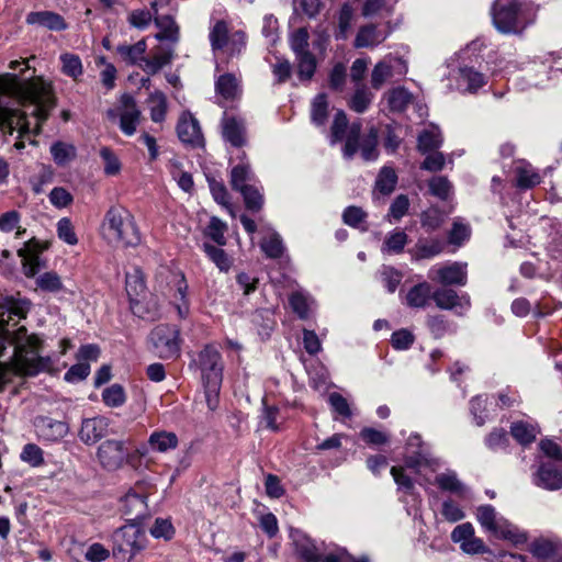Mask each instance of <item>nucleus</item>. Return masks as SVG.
Listing matches in <instances>:
<instances>
[{
	"mask_svg": "<svg viewBox=\"0 0 562 562\" xmlns=\"http://www.w3.org/2000/svg\"><path fill=\"white\" fill-rule=\"evenodd\" d=\"M0 94L15 98L24 110L0 106V128L10 135H38L57 100L50 83L42 78L23 80L18 75L0 76Z\"/></svg>",
	"mask_w": 562,
	"mask_h": 562,
	"instance_id": "f257e3e1",
	"label": "nucleus"
},
{
	"mask_svg": "<svg viewBox=\"0 0 562 562\" xmlns=\"http://www.w3.org/2000/svg\"><path fill=\"white\" fill-rule=\"evenodd\" d=\"M101 229L109 241L121 243L124 247H136L140 244V233L134 217L123 206L113 205L105 212Z\"/></svg>",
	"mask_w": 562,
	"mask_h": 562,
	"instance_id": "f03ea898",
	"label": "nucleus"
},
{
	"mask_svg": "<svg viewBox=\"0 0 562 562\" xmlns=\"http://www.w3.org/2000/svg\"><path fill=\"white\" fill-rule=\"evenodd\" d=\"M491 15L495 29L503 34L521 33L532 23L530 9L520 0H495Z\"/></svg>",
	"mask_w": 562,
	"mask_h": 562,
	"instance_id": "7ed1b4c3",
	"label": "nucleus"
},
{
	"mask_svg": "<svg viewBox=\"0 0 562 562\" xmlns=\"http://www.w3.org/2000/svg\"><path fill=\"white\" fill-rule=\"evenodd\" d=\"M476 519L481 527L497 539L506 540L518 547L527 542L528 537L517 526L503 516H498L494 506L486 504L476 509Z\"/></svg>",
	"mask_w": 562,
	"mask_h": 562,
	"instance_id": "20e7f679",
	"label": "nucleus"
},
{
	"mask_svg": "<svg viewBox=\"0 0 562 562\" xmlns=\"http://www.w3.org/2000/svg\"><path fill=\"white\" fill-rule=\"evenodd\" d=\"M112 553L117 562H130L146 548V533L139 524L127 522L112 535Z\"/></svg>",
	"mask_w": 562,
	"mask_h": 562,
	"instance_id": "39448f33",
	"label": "nucleus"
},
{
	"mask_svg": "<svg viewBox=\"0 0 562 562\" xmlns=\"http://www.w3.org/2000/svg\"><path fill=\"white\" fill-rule=\"evenodd\" d=\"M182 339L177 325L159 324L148 335L149 350L164 360L180 356Z\"/></svg>",
	"mask_w": 562,
	"mask_h": 562,
	"instance_id": "423d86ee",
	"label": "nucleus"
},
{
	"mask_svg": "<svg viewBox=\"0 0 562 562\" xmlns=\"http://www.w3.org/2000/svg\"><path fill=\"white\" fill-rule=\"evenodd\" d=\"M193 363L201 371V378L204 386L210 391L217 392L223 381L224 364L222 355L216 346L205 345L199 352Z\"/></svg>",
	"mask_w": 562,
	"mask_h": 562,
	"instance_id": "0eeeda50",
	"label": "nucleus"
},
{
	"mask_svg": "<svg viewBox=\"0 0 562 562\" xmlns=\"http://www.w3.org/2000/svg\"><path fill=\"white\" fill-rule=\"evenodd\" d=\"M128 456L130 449L124 440H104L97 451L98 461L108 471L120 469L126 462Z\"/></svg>",
	"mask_w": 562,
	"mask_h": 562,
	"instance_id": "6e6552de",
	"label": "nucleus"
},
{
	"mask_svg": "<svg viewBox=\"0 0 562 562\" xmlns=\"http://www.w3.org/2000/svg\"><path fill=\"white\" fill-rule=\"evenodd\" d=\"M14 370L23 376H35L41 372H49L54 362L50 357L36 356L24 348H18L13 359Z\"/></svg>",
	"mask_w": 562,
	"mask_h": 562,
	"instance_id": "1a4fd4ad",
	"label": "nucleus"
},
{
	"mask_svg": "<svg viewBox=\"0 0 562 562\" xmlns=\"http://www.w3.org/2000/svg\"><path fill=\"white\" fill-rule=\"evenodd\" d=\"M432 301L438 308L454 311L459 316H462L471 307V299L468 293L459 294L456 290L445 285L434 290Z\"/></svg>",
	"mask_w": 562,
	"mask_h": 562,
	"instance_id": "9d476101",
	"label": "nucleus"
},
{
	"mask_svg": "<svg viewBox=\"0 0 562 562\" xmlns=\"http://www.w3.org/2000/svg\"><path fill=\"white\" fill-rule=\"evenodd\" d=\"M429 278L445 286H464L468 283L467 263L454 261L429 270Z\"/></svg>",
	"mask_w": 562,
	"mask_h": 562,
	"instance_id": "9b49d317",
	"label": "nucleus"
},
{
	"mask_svg": "<svg viewBox=\"0 0 562 562\" xmlns=\"http://www.w3.org/2000/svg\"><path fill=\"white\" fill-rule=\"evenodd\" d=\"M120 130L126 136H132L137 130L142 112L135 98L130 93H123L120 99Z\"/></svg>",
	"mask_w": 562,
	"mask_h": 562,
	"instance_id": "f8f14e48",
	"label": "nucleus"
},
{
	"mask_svg": "<svg viewBox=\"0 0 562 562\" xmlns=\"http://www.w3.org/2000/svg\"><path fill=\"white\" fill-rule=\"evenodd\" d=\"M34 427L37 437L48 442H57L69 432V426L66 422L57 420L49 416L35 417Z\"/></svg>",
	"mask_w": 562,
	"mask_h": 562,
	"instance_id": "ddd939ff",
	"label": "nucleus"
},
{
	"mask_svg": "<svg viewBox=\"0 0 562 562\" xmlns=\"http://www.w3.org/2000/svg\"><path fill=\"white\" fill-rule=\"evenodd\" d=\"M407 454L404 458L408 469L418 471L423 465H430L431 458L427 445L418 434H412L406 442Z\"/></svg>",
	"mask_w": 562,
	"mask_h": 562,
	"instance_id": "4468645a",
	"label": "nucleus"
},
{
	"mask_svg": "<svg viewBox=\"0 0 562 562\" xmlns=\"http://www.w3.org/2000/svg\"><path fill=\"white\" fill-rule=\"evenodd\" d=\"M221 126L222 137L231 147H245L247 145V131L243 119L229 116L225 112Z\"/></svg>",
	"mask_w": 562,
	"mask_h": 562,
	"instance_id": "2eb2a0df",
	"label": "nucleus"
},
{
	"mask_svg": "<svg viewBox=\"0 0 562 562\" xmlns=\"http://www.w3.org/2000/svg\"><path fill=\"white\" fill-rule=\"evenodd\" d=\"M121 513L126 522L140 525V521L148 516L146 496L128 492L121 499Z\"/></svg>",
	"mask_w": 562,
	"mask_h": 562,
	"instance_id": "dca6fc26",
	"label": "nucleus"
},
{
	"mask_svg": "<svg viewBox=\"0 0 562 562\" xmlns=\"http://www.w3.org/2000/svg\"><path fill=\"white\" fill-rule=\"evenodd\" d=\"M179 139L193 148L204 145V137L199 121L190 113L182 114L177 124Z\"/></svg>",
	"mask_w": 562,
	"mask_h": 562,
	"instance_id": "f3484780",
	"label": "nucleus"
},
{
	"mask_svg": "<svg viewBox=\"0 0 562 562\" xmlns=\"http://www.w3.org/2000/svg\"><path fill=\"white\" fill-rule=\"evenodd\" d=\"M109 426L110 420L103 416L83 418L78 437L85 445H94L108 434Z\"/></svg>",
	"mask_w": 562,
	"mask_h": 562,
	"instance_id": "a211bd4d",
	"label": "nucleus"
},
{
	"mask_svg": "<svg viewBox=\"0 0 562 562\" xmlns=\"http://www.w3.org/2000/svg\"><path fill=\"white\" fill-rule=\"evenodd\" d=\"M31 307L32 302L29 299L7 295L0 302V322L4 315H8L9 319H24Z\"/></svg>",
	"mask_w": 562,
	"mask_h": 562,
	"instance_id": "6ab92c4d",
	"label": "nucleus"
},
{
	"mask_svg": "<svg viewBox=\"0 0 562 562\" xmlns=\"http://www.w3.org/2000/svg\"><path fill=\"white\" fill-rule=\"evenodd\" d=\"M146 285L143 277L138 271L133 274H126V293L130 299V305L133 314L145 317L143 305L138 297L145 292Z\"/></svg>",
	"mask_w": 562,
	"mask_h": 562,
	"instance_id": "aec40b11",
	"label": "nucleus"
},
{
	"mask_svg": "<svg viewBox=\"0 0 562 562\" xmlns=\"http://www.w3.org/2000/svg\"><path fill=\"white\" fill-rule=\"evenodd\" d=\"M533 482L537 486L550 491L562 488V472L552 463H542L535 474Z\"/></svg>",
	"mask_w": 562,
	"mask_h": 562,
	"instance_id": "412c9836",
	"label": "nucleus"
},
{
	"mask_svg": "<svg viewBox=\"0 0 562 562\" xmlns=\"http://www.w3.org/2000/svg\"><path fill=\"white\" fill-rule=\"evenodd\" d=\"M26 23L41 25L50 31H64L68 27L65 19L53 11H33L26 15Z\"/></svg>",
	"mask_w": 562,
	"mask_h": 562,
	"instance_id": "4be33fe9",
	"label": "nucleus"
},
{
	"mask_svg": "<svg viewBox=\"0 0 562 562\" xmlns=\"http://www.w3.org/2000/svg\"><path fill=\"white\" fill-rule=\"evenodd\" d=\"M154 23L159 29V32L155 35L156 40L159 42L167 41L172 45L179 42L180 29L171 15H156L154 18Z\"/></svg>",
	"mask_w": 562,
	"mask_h": 562,
	"instance_id": "5701e85b",
	"label": "nucleus"
},
{
	"mask_svg": "<svg viewBox=\"0 0 562 562\" xmlns=\"http://www.w3.org/2000/svg\"><path fill=\"white\" fill-rule=\"evenodd\" d=\"M432 288L430 283L424 281L415 284L406 294V304L414 308H425L432 300Z\"/></svg>",
	"mask_w": 562,
	"mask_h": 562,
	"instance_id": "b1692460",
	"label": "nucleus"
},
{
	"mask_svg": "<svg viewBox=\"0 0 562 562\" xmlns=\"http://www.w3.org/2000/svg\"><path fill=\"white\" fill-rule=\"evenodd\" d=\"M386 36V34H382L378 31L374 24H367L359 29L355 40V46L358 48L374 47L381 44Z\"/></svg>",
	"mask_w": 562,
	"mask_h": 562,
	"instance_id": "393cba45",
	"label": "nucleus"
},
{
	"mask_svg": "<svg viewBox=\"0 0 562 562\" xmlns=\"http://www.w3.org/2000/svg\"><path fill=\"white\" fill-rule=\"evenodd\" d=\"M178 442L177 435L166 430L154 431L148 438L150 449L157 452H167L176 449Z\"/></svg>",
	"mask_w": 562,
	"mask_h": 562,
	"instance_id": "a878e982",
	"label": "nucleus"
},
{
	"mask_svg": "<svg viewBox=\"0 0 562 562\" xmlns=\"http://www.w3.org/2000/svg\"><path fill=\"white\" fill-rule=\"evenodd\" d=\"M255 175L249 164H235L231 170L229 183L235 191H240L244 187L250 186Z\"/></svg>",
	"mask_w": 562,
	"mask_h": 562,
	"instance_id": "bb28decb",
	"label": "nucleus"
},
{
	"mask_svg": "<svg viewBox=\"0 0 562 562\" xmlns=\"http://www.w3.org/2000/svg\"><path fill=\"white\" fill-rule=\"evenodd\" d=\"M385 97L392 112H404L413 99L412 93L404 87L391 89Z\"/></svg>",
	"mask_w": 562,
	"mask_h": 562,
	"instance_id": "cd10ccee",
	"label": "nucleus"
},
{
	"mask_svg": "<svg viewBox=\"0 0 562 562\" xmlns=\"http://www.w3.org/2000/svg\"><path fill=\"white\" fill-rule=\"evenodd\" d=\"M442 145V136L439 130H424L417 138V149L422 154L437 150Z\"/></svg>",
	"mask_w": 562,
	"mask_h": 562,
	"instance_id": "c85d7f7f",
	"label": "nucleus"
},
{
	"mask_svg": "<svg viewBox=\"0 0 562 562\" xmlns=\"http://www.w3.org/2000/svg\"><path fill=\"white\" fill-rule=\"evenodd\" d=\"M397 175L392 167L384 166L375 179V190L383 195H390L397 184Z\"/></svg>",
	"mask_w": 562,
	"mask_h": 562,
	"instance_id": "c756f323",
	"label": "nucleus"
},
{
	"mask_svg": "<svg viewBox=\"0 0 562 562\" xmlns=\"http://www.w3.org/2000/svg\"><path fill=\"white\" fill-rule=\"evenodd\" d=\"M295 551L305 562H321L319 554L314 541L307 536H300L294 539Z\"/></svg>",
	"mask_w": 562,
	"mask_h": 562,
	"instance_id": "7c9ffc66",
	"label": "nucleus"
},
{
	"mask_svg": "<svg viewBox=\"0 0 562 562\" xmlns=\"http://www.w3.org/2000/svg\"><path fill=\"white\" fill-rule=\"evenodd\" d=\"M328 101L325 93H318L312 101L311 121L316 126H324L328 119Z\"/></svg>",
	"mask_w": 562,
	"mask_h": 562,
	"instance_id": "2f4dec72",
	"label": "nucleus"
},
{
	"mask_svg": "<svg viewBox=\"0 0 562 562\" xmlns=\"http://www.w3.org/2000/svg\"><path fill=\"white\" fill-rule=\"evenodd\" d=\"M215 91L225 100H234L238 93V82L233 74L221 75L215 81Z\"/></svg>",
	"mask_w": 562,
	"mask_h": 562,
	"instance_id": "473e14b6",
	"label": "nucleus"
},
{
	"mask_svg": "<svg viewBox=\"0 0 562 562\" xmlns=\"http://www.w3.org/2000/svg\"><path fill=\"white\" fill-rule=\"evenodd\" d=\"M445 243L438 238L426 240L419 239L415 245L416 259H429L442 252Z\"/></svg>",
	"mask_w": 562,
	"mask_h": 562,
	"instance_id": "72a5a7b5",
	"label": "nucleus"
},
{
	"mask_svg": "<svg viewBox=\"0 0 562 562\" xmlns=\"http://www.w3.org/2000/svg\"><path fill=\"white\" fill-rule=\"evenodd\" d=\"M202 248L206 256L210 258V260L214 262L215 266L220 269V271H229L233 265V260L229 258V256L223 248L216 247L209 243H204Z\"/></svg>",
	"mask_w": 562,
	"mask_h": 562,
	"instance_id": "f704fd0d",
	"label": "nucleus"
},
{
	"mask_svg": "<svg viewBox=\"0 0 562 562\" xmlns=\"http://www.w3.org/2000/svg\"><path fill=\"white\" fill-rule=\"evenodd\" d=\"M373 100V93L364 86H357L349 101V108L356 113H364Z\"/></svg>",
	"mask_w": 562,
	"mask_h": 562,
	"instance_id": "c9c22d12",
	"label": "nucleus"
},
{
	"mask_svg": "<svg viewBox=\"0 0 562 562\" xmlns=\"http://www.w3.org/2000/svg\"><path fill=\"white\" fill-rule=\"evenodd\" d=\"M407 241L408 236L404 231L394 229L385 237L382 244V252L401 254L403 252Z\"/></svg>",
	"mask_w": 562,
	"mask_h": 562,
	"instance_id": "e433bc0d",
	"label": "nucleus"
},
{
	"mask_svg": "<svg viewBox=\"0 0 562 562\" xmlns=\"http://www.w3.org/2000/svg\"><path fill=\"white\" fill-rule=\"evenodd\" d=\"M260 248L263 254L271 259L280 258L284 252V245L281 236L272 231L267 237L260 243Z\"/></svg>",
	"mask_w": 562,
	"mask_h": 562,
	"instance_id": "4c0bfd02",
	"label": "nucleus"
},
{
	"mask_svg": "<svg viewBox=\"0 0 562 562\" xmlns=\"http://www.w3.org/2000/svg\"><path fill=\"white\" fill-rule=\"evenodd\" d=\"M238 192L243 195L245 207L248 211H250L251 213H257L261 211L265 203V199L259 188H257L254 184H250L248 187H244V189H241Z\"/></svg>",
	"mask_w": 562,
	"mask_h": 562,
	"instance_id": "58836bf2",
	"label": "nucleus"
},
{
	"mask_svg": "<svg viewBox=\"0 0 562 562\" xmlns=\"http://www.w3.org/2000/svg\"><path fill=\"white\" fill-rule=\"evenodd\" d=\"M50 155L58 166H65L76 158V147L65 142H55L50 146Z\"/></svg>",
	"mask_w": 562,
	"mask_h": 562,
	"instance_id": "ea45409f",
	"label": "nucleus"
},
{
	"mask_svg": "<svg viewBox=\"0 0 562 562\" xmlns=\"http://www.w3.org/2000/svg\"><path fill=\"white\" fill-rule=\"evenodd\" d=\"M150 106V119L155 123H161L166 119L167 113V98L162 91H155L148 98Z\"/></svg>",
	"mask_w": 562,
	"mask_h": 562,
	"instance_id": "a19ab883",
	"label": "nucleus"
},
{
	"mask_svg": "<svg viewBox=\"0 0 562 562\" xmlns=\"http://www.w3.org/2000/svg\"><path fill=\"white\" fill-rule=\"evenodd\" d=\"M559 546L548 539H537L530 544V552L540 560L551 559L558 555Z\"/></svg>",
	"mask_w": 562,
	"mask_h": 562,
	"instance_id": "79ce46f5",
	"label": "nucleus"
},
{
	"mask_svg": "<svg viewBox=\"0 0 562 562\" xmlns=\"http://www.w3.org/2000/svg\"><path fill=\"white\" fill-rule=\"evenodd\" d=\"M460 77L467 82V90L470 93H475L480 88L486 85L485 75L476 71L472 67L460 68Z\"/></svg>",
	"mask_w": 562,
	"mask_h": 562,
	"instance_id": "37998d69",
	"label": "nucleus"
},
{
	"mask_svg": "<svg viewBox=\"0 0 562 562\" xmlns=\"http://www.w3.org/2000/svg\"><path fill=\"white\" fill-rule=\"evenodd\" d=\"M378 146V131L374 127H371L362 139L360 149L361 157L366 161H373L378 158L379 151L376 149Z\"/></svg>",
	"mask_w": 562,
	"mask_h": 562,
	"instance_id": "c03bdc74",
	"label": "nucleus"
},
{
	"mask_svg": "<svg viewBox=\"0 0 562 562\" xmlns=\"http://www.w3.org/2000/svg\"><path fill=\"white\" fill-rule=\"evenodd\" d=\"M209 37L214 52L223 49L229 37L227 23L223 20L217 21L210 31Z\"/></svg>",
	"mask_w": 562,
	"mask_h": 562,
	"instance_id": "a18cd8bd",
	"label": "nucleus"
},
{
	"mask_svg": "<svg viewBox=\"0 0 562 562\" xmlns=\"http://www.w3.org/2000/svg\"><path fill=\"white\" fill-rule=\"evenodd\" d=\"M102 401L108 407H121L126 401L124 387L117 383L105 387L102 392Z\"/></svg>",
	"mask_w": 562,
	"mask_h": 562,
	"instance_id": "49530a36",
	"label": "nucleus"
},
{
	"mask_svg": "<svg viewBox=\"0 0 562 562\" xmlns=\"http://www.w3.org/2000/svg\"><path fill=\"white\" fill-rule=\"evenodd\" d=\"M427 327L434 338L440 339L445 335L454 331L452 325L443 315H431L427 317Z\"/></svg>",
	"mask_w": 562,
	"mask_h": 562,
	"instance_id": "de8ad7c7",
	"label": "nucleus"
},
{
	"mask_svg": "<svg viewBox=\"0 0 562 562\" xmlns=\"http://www.w3.org/2000/svg\"><path fill=\"white\" fill-rule=\"evenodd\" d=\"M35 283L44 292L57 293L63 290L64 285L59 276L54 271L40 274Z\"/></svg>",
	"mask_w": 562,
	"mask_h": 562,
	"instance_id": "09e8293b",
	"label": "nucleus"
},
{
	"mask_svg": "<svg viewBox=\"0 0 562 562\" xmlns=\"http://www.w3.org/2000/svg\"><path fill=\"white\" fill-rule=\"evenodd\" d=\"M510 434L522 446H527L536 439L535 427L524 422L514 423L510 427Z\"/></svg>",
	"mask_w": 562,
	"mask_h": 562,
	"instance_id": "8fccbe9b",
	"label": "nucleus"
},
{
	"mask_svg": "<svg viewBox=\"0 0 562 562\" xmlns=\"http://www.w3.org/2000/svg\"><path fill=\"white\" fill-rule=\"evenodd\" d=\"M297 59V75L301 80H310L316 70V58L310 52L296 56Z\"/></svg>",
	"mask_w": 562,
	"mask_h": 562,
	"instance_id": "3c124183",
	"label": "nucleus"
},
{
	"mask_svg": "<svg viewBox=\"0 0 562 562\" xmlns=\"http://www.w3.org/2000/svg\"><path fill=\"white\" fill-rule=\"evenodd\" d=\"M435 481L438 487L442 491L457 494H462L464 492V485L459 481L454 472L438 474Z\"/></svg>",
	"mask_w": 562,
	"mask_h": 562,
	"instance_id": "603ef678",
	"label": "nucleus"
},
{
	"mask_svg": "<svg viewBox=\"0 0 562 562\" xmlns=\"http://www.w3.org/2000/svg\"><path fill=\"white\" fill-rule=\"evenodd\" d=\"M173 49L169 48L151 58H144V70L150 75L157 74L162 67L171 63Z\"/></svg>",
	"mask_w": 562,
	"mask_h": 562,
	"instance_id": "864d4df0",
	"label": "nucleus"
},
{
	"mask_svg": "<svg viewBox=\"0 0 562 562\" xmlns=\"http://www.w3.org/2000/svg\"><path fill=\"white\" fill-rule=\"evenodd\" d=\"M393 76V67L386 61H379L371 72V86L373 89L379 90L384 82Z\"/></svg>",
	"mask_w": 562,
	"mask_h": 562,
	"instance_id": "5fc2aeb1",
	"label": "nucleus"
},
{
	"mask_svg": "<svg viewBox=\"0 0 562 562\" xmlns=\"http://www.w3.org/2000/svg\"><path fill=\"white\" fill-rule=\"evenodd\" d=\"M353 9L349 3H344L338 16V31L335 34L336 40H345L351 26Z\"/></svg>",
	"mask_w": 562,
	"mask_h": 562,
	"instance_id": "6e6d98bb",
	"label": "nucleus"
},
{
	"mask_svg": "<svg viewBox=\"0 0 562 562\" xmlns=\"http://www.w3.org/2000/svg\"><path fill=\"white\" fill-rule=\"evenodd\" d=\"M348 128V119L342 110H338L335 114L331 127H330V138L331 144L340 142L344 139L346 132Z\"/></svg>",
	"mask_w": 562,
	"mask_h": 562,
	"instance_id": "4d7b16f0",
	"label": "nucleus"
},
{
	"mask_svg": "<svg viewBox=\"0 0 562 562\" xmlns=\"http://www.w3.org/2000/svg\"><path fill=\"white\" fill-rule=\"evenodd\" d=\"M252 322L260 326L259 334L269 336L274 328L276 321L270 310H258L252 315Z\"/></svg>",
	"mask_w": 562,
	"mask_h": 562,
	"instance_id": "13d9d810",
	"label": "nucleus"
},
{
	"mask_svg": "<svg viewBox=\"0 0 562 562\" xmlns=\"http://www.w3.org/2000/svg\"><path fill=\"white\" fill-rule=\"evenodd\" d=\"M516 175V186L520 189H531L541 181L539 173L526 167L517 168Z\"/></svg>",
	"mask_w": 562,
	"mask_h": 562,
	"instance_id": "bf43d9fd",
	"label": "nucleus"
},
{
	"mask_svg": "<svg viewBox=\"0 0 562 562\" xmlns=\"http://www.w3.org/2000/svg\"><path fill=\"white\" fill-rule=\"evenodd\" d=\"M226 228H227L226 224L224 222H222L220 218L214 216L211 218V221L206 227L205 234L218 246H225L226 245V237H225Z\"/></svg>",
	"mask_w": 562,
	"mask_h": 562,
	"instance_id": "052dcab7",
	"label": "nucleus"
},
{
	"mask_svg": "<svg viewBox=\"0 0 562 562\" xmlns=\"http://www.w3.org/2000/svg\"><path fill=\"white\" fill-rule=\"evenodd\" d=\"M422 226L428 231H436L443 223V215L438 207H429L424 211L420 216Z\"/></svg>",
	"mask_w": 562,
	"mask_h": 562,
	"instance_id": "680f3d73",
	"label": "nucleus"
},
{
	"mask_svg": "<svg viewBox=\"0 0 562 562\" xmlns=\"http://www.w3.org/2000/svg\"><path fill=\"white\" fill-rule=\"evenodd\" d=\"M20 458L32 467H40L44 463V452L35 443H26L22 449Z\"/></svg>",
	"mask_w": 562,
	"mask_h": 562,
	"instance_id": "e2e57ef3",
	"label": "nucleus"
},
{
	"mask_svg": "<svg viewBox=\"0 0 562 562\" xmlns=\"http://www.w3.org/2000/svg\"><path fill=\"white\" fill-rule=\"evenodd\" d=\"M382 282L387 292L394 293L402 281L403 274L401 271L391 266H383L380 270Z\"/></svg>",
	"mask_w": 562,
	"mask_h": 562,
	"instance_id": "0e129e2a",
	"label": "nucleus"
},
{
	"mask_svg": "<svg viewBox=\"0 0 562 562\" xmlns=\"http://www.w3.org/2000/svg\"><path fill=\"white\" fill-rule=\"evenodd\" d=\"M428 187L430 194L439 198L440 200H447L452 188L450 181L442 176L432 177L429 180Z\"/></svg>",
	"mask_w": 562,
	"mask_h": 562,
	"instance_id": "69168bd1",
	"label": "nucleus"
},
{
	"mask_svg": "<svg viewBox=\"0 0 562 562\" xmlns=\"http://www.w3.org/2000/svg\"><path fill=\"white\" fill-rule=\"evenodd\" d=\"M63 63V72L74 79L82 75V64L79 56L74 54H64L60 56Z\"/></svg>",
	"mask_w": 562,
	"mask_h": 562,
	"instance_id": "338daca9",
	"label": "nucleus"
},
{
	"mask_svg": "<svg viewBox=\"0 0 562 562\" xmlns=\"http://www.w3.org/2000/svg\"><path fill=\"white\" fill-rule=\"evenodd\" d=\"M149 532L156 539H164L168 541L172 539L175 528L169 519L156 518L153 527L149 529Z\"/></svg>",
	"mask_w": 562,
	"mask_h": 562,
	"instance_id": "774afa93",
	"label": "nucleus"
}]
</instances>
